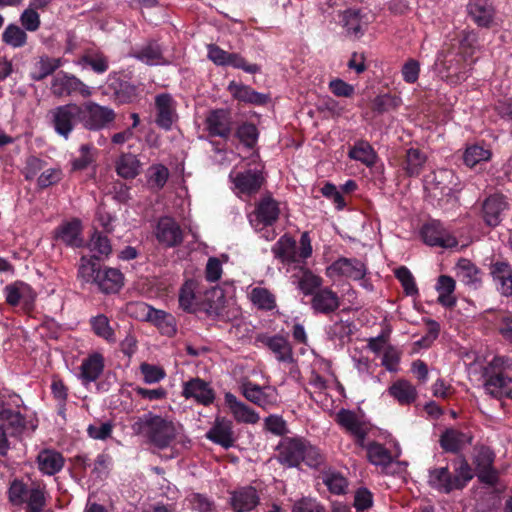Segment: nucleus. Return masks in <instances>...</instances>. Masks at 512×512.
Listing matches in <instances>:
<instances>
[{"label": "nucleus", "instance_id": "obj_40", "mask_svg": "<svg viewBox=\"0 0 512 512\" xmlns=\"http://www.w3.org/2000/svg\"><path fill=\"white\" fill-rule=\"evenodd\" d=\"M105 367L104 357L100 353H93L83 359L80 366V380L83 385L95 382L103 373Z\"/></svg>", "mask_w": 512, "mask_h": 512}, {"label": "nucleus", "instance_id": "obj_17", "mask_svg": "<svg viewBox=\"0 0 512 512\" xmlns=\"http://www.w3.org/2000/svg\"><path fill=\"white\" fill-rule=\"evenodd\" d=\"M136 307L143 312L145 320L156 326L162 335L167 337L176 335L177 322L172 314L164 310L155 309L145 303H137Z\"/></svg>", "mask_w": 512, "mask_h": 512}, {"label": "nucleus", "instance_id": "obj_19", "mask_svg": "<svg viewBox=\"0 0 512 512\" xmlns=\"http://www.w3.org/2000/svg\"><path fill=\"white\" fill-rule=\"evenodd\" d=\"M232 117L226 109L211 110L205 119V130L209 137L228 140L232 134Z\"/></svg>", "mask_w": 512, "mask_h": 512}, {"label": "nucleus", "instance_id": "obj_52", "mask_svg": "<svg viewBox=\"0 0 512 512\" xmlns=\"http://www.w3.org/2000/svg\"><path fill=\"white\" fill-rule=\"evenodd\" d=\"M0 422L9 431L10 436L20 435L26 428L25 417L19 411L12 410L10 407L0 417Z\"/></svg>", "mask_w": 512, "mask_h": 512}, {"label": "nucleus", "instance_id": "obj_24", "mask_svg": "<svg viewBox=\"0 0 512 512\" xmlns=\"http://www.w3.org/2000/svg\"><path fill=\"white\" fill-rule=\"evenodd\" d=\"M428 157L419 148L410 147L399 158V167L403 175L408 178L418 177L424 170Z\"/></svg>", "mask_w": 512, "mask_h": 512}, {"label": "nucleus", "instance_id": "obj_25", "mask_svg": "<svg viewBox=\"0 0 512 512\" xmlns=\"http://www.w3.org/2000/svg\"><path fill=\"white\" fill-rule=\"evenodd\" d=\"M205 437L224 449L231 448L235 442L232 421L225 417H216L212 427L206 432Z\"/></svg>", "mask_w": 512, "mask_h": 512}, {"label": "nucleus", "instance_id": "obj_62", "mask_svg": "<svg viewBox=\"0 0 512 512\" xmlns=\"http://www.w3.org/2000/svg\"><path fill=\"white\" fill-rule=\"evenodd\" d=\"M322 278L314 275L311 271L306 270L299 280V288L305 295L313 296L314 293L321 288Z\"/></svg>", "mask_w": 512, "mask_h": 512}, {"label": "nucleus", "instance_id": "obj_47", "mask_svg": "<svg viewBox=\"0 0 512 512\" xmlns=\"http://www.w3.org/2000/svg\"><path fill=\"white\" fill-rule=\"evenodd\" d=\"M456 287L455 280L448 275H440L437 280L436 290L439 293L438 303L445 308L452 309L456 306L457 299L453 295Z\"/></svg>", "mask_w": 512, "mask_h": 512}, {"label": "nucleus", "instance_id": "obj_50", "mask_svg": "<svg viewBox=\"0 0 512 512\" xmlns=\"http://www.w3.org/2000/svg\"><path fill=\"white\" fill-rule=\"evenodd\" d=\"M198 287L197 281L188 279L181 286L179 291V306L186 312H195L197 309L196 289Z\"/></svg>", "mask_w": 512, "mask_h": 512}, {"label": "nucleus", "instance_id": "obj_55", "mask_svg": "<svg viewBox=\"0 0 512 512\" xmlns=\"http://www.w3.org/2000/svg\"><path fill=\"white\" fill-rule=\"evenodd\" d=\"M322 482L334 495H343L348 488V480L337 471H325L322 474Z\"/></svg>", "mask_w": 512, "mask_h": 512}, {"label": "nucleus", "instance_id": "obj_12", "mask_svg": "<svg viewBox=\"0 0 512 512\" xmlns=\"http://www.w3.org/2000/svg\"><path fill=\"white\" fill-rule=\"evenodd\" d=\"M50 89L56 97H68L79 94L83 98H88L92 95V89L82 80L63 71L53 77Z\"/></svg>", "mask_w": 512, "mask_h": 512}, {"label": "nucleus", "instance_id": "obj_58", "mask_svg": "<svg viewBox=\"0 0 512 512\" xmlns=\"http://www.w3.org/2000/svg\"><path fill=\"white\" fill-rule=\"evenodd\" d=\"M491 152L480 145H472L466 148L463 161L466 166L473 168L482 161L490 159Z\"/></svg>", "mask_w": 512, "mask_h": 512}, {"label": "nucleus", "instance_id": "obj_44", "mask_svg": "<svg viewBox=\"0 0 512 512\" xmlns=\"http://www.w3.org/2000/svg\"><path fill=\"white\" fill-rule=\"evenodd\" d=\"M348 157L359 161L365 166L374 167L378 160V155L372 145L363 139L357 140L348 151Z\"/></svg>", "mask_w": 512, "mask_h": 512}, {"label": "nucleus", "instance_id": "obj_30", "mask_svg": "<svg viewBox=\"0 0 512 512\" xmlns=\"http://www.w3.org/2000/svg\"><path fill=\"white\" fill-rule=\"evenodd\" d=\"M508 208L506 197L492 194L482 203V218L486 225L496 227L502 221V213Z\"/></svg>", "mask_w": 512, "mask_h": 512}, {"label": "nucleus", "instance_id": "obj_54", "mask_svg": "<svg viewBox=\"0 0 512 512\" xmlns=\"http://www.w3.org/2000/svg\"><path fill=\"white\" fill-rule=\"evenodd\" d=\"M480 269L469 259L461 258L457 262V276L466 285H476L481 282Z\"/></svg>", "mask_w": 512, "mask_h": 512}, {"label": "nucleus", "instance_id": "obj_28", "mask_svg": "<svg viewBox=\"0 0 512 512\" xmlns=\"http://www.w3.org/2000/svg\"><path fill=\"white\" fill-rule=\"evenodd\" d=\"M489 272L498 291L505 297L512 296V266L506 260H492Z\"/></svg>", "mask_w": 512, "mask_h": 512}, {"label": "nucleus", "instance_id": "obj_2", "mask_svg": "<svg viewBox=\"0 0 512 512\" xmlns=\"http://www.w3.org/2000/svg\"><path fill=\"white\" fill-rule=\"evenodd\" d=\"M132 428L147 444L159 450L172 447L179 434L176 424L171 419L151 411L137 417Z\"/></svg>", "mask_w": 512, "mask_h": 512}, {"label": "nucleus", "instance_id": "obj_35", "mask_svg": "<svg viewBox=\"0 0 512 512\" xmlns=\"http://www.w3.org/2000/svg\"><path fill=\"white\" fill-rule=\"evenodd\" d=\"M341 23L348 35L360 38L364 35L368 19L361 9L349 8L340 15Z\"/></svg>", "mask_w": 512, "mask_h": 512}, {"label": "nucleus", "instance_id": "obj_20", "mask_svg": "<svg viewBox=\"0 0 512 512\" xmlns=\"http://www.w3.org/2000/svg\"><path fill=\"white\" fill-rule=\"evenodd\" d=\"M182 395L203 406H210L216 398L211 385L199 377L191 378L183 383Z\"/></svg>", "mask_w": 512, "mask_h": 512}, {"label": "nucleus", "instance_id": "obj_36", "mask_svg": "<svg viewBox=\"0 0 512 512\" xmlns=\"http://www.w3.org/2000/svg\"><path fill=\"white\" fill-rule=\"evenodd\" d=\"M101 258L98 255H82L79 260L77 277L83 284L95 285L100 277Z\"/></svg>", "mask_w": 512, "mask_h": 512}, {"label": "nucleus", "instance_id": "obj_5", "mask_svg": "<svg viewBox=\"0 0 512 512\" xmlns=\"http://www.w3.org/2000/svg\"><path fill=\"white\" fill-rule=\"evenodd\" d=\"M7 497L12 506L25 504V512H44L47 505L45 487L40 485L29 487L27 483L18 478L10 482Z\"/></svg>", "mask_w": 512, "mask_h": 512}, {"label": "nucleus", "instance_id": "obj_13", "mask_svg": "<svg viewBox=\"0 0 512 512\" xmlns=\"http://www.w3.org/2000/svg\"><path fill=\"white\" fill-rule=\"evenodd\" d=\"M263 169V166L250 167L244 171L237 172L234 177L230 175L238 196L252 197L260 191L265 183Z\"/></svg>", "mask_w": 512, "mask_h": 512}, {"label": "nucleus", "instance_id": "obj_14", "mask_svg": "<svg viewBox=\"0 0 512 512\" xmlns=\"http://www.w3.org/2000/svg\"><path fill=\"white\" fill-rule=\"evenodd\" d=\"M278 202L271 195L263 196L255 210L249 215V222L256 230L272 226L279 218Z\"/></svg>", "mask_w": 512, "mask_h": 512}, {"label": "nucleus", "instance_id": "obj_4", "mask_svg": "<svg viewBox=\"0 0 512 512\" xmlns=\"http://www.w3.org/2000/svg\"><path fill=\"white\" fill-rule=\"evenodd\" d=\"M453 471L449 466L435 467L428 471V485L442 494L462 491L473 479V468L467 459L461 455L452 461Z\"/></svg>", "mask_w": 512, "mask_h": 512}, {"label": "nucleus", "instance_id": "obj_59", "mask_svg": "<svg viewBox=\"0 0 512 512\" xmlns=\"http://www.w3.org/2000/svg\"><path fill=\"white\" fill-rule=\"evenodd\" d=\"M496 330L501 338L512 344V312L503 311L496 315Z\"/></svg>", "mask_w": 512, "mask_h": 512}, {"label": "nucleus", "instance_id": "obj_49", "mask_svg": "<svg viewBox=\"0 0 512 512\" xmlns=\"http://www.w3.org/2000/svg\"><path fill=\"white\" fill-rule=\"evenodd\" d=\"M6 303L9 306L16 307L20 304L22 299H25L32 294V288L29 284L23 281H15L8 284L3 289Z\"/></svg>", "mask_w": 512, "mask_h": 512}, {"label": "nucleus", "instance_id": "obj_21", "mask_svg": "<svg viewBox=\"0 0 512 512\" xmlns=\"http://www.w3.org/2000/svg\"><path fill=\"white\" fill-rule=\"evenodd\" d=\"M155 237L161 245L172 248L183 242V231L175 219L163 216L157 222Z\"/></svg>", "mask_w": 512, "mask_h": 512}, {"label": "nucleus", "instance_id": "obj_22", "mask_svg": "<svg viewBox=\"0 0 512 512\" xmlns=\"http://www.w3.org/2000/svg\"><path fill=\"white\" fill-rule=\"evenodd\" d=\"M256 342L266 346L279 362L293 363V349L288 339L280 334L270 336L266 333H260L256 336Z\"/></svg>", "mask_w": 512, "mask_h": 512}, {"label": "nucleus", "instance_id": "obj_57", "mask_svg": "<svg viewBox=\"0 0 512 512\" xmlns=\"http://www.w3.org/2000/svg\"><path fill=\"white\" fill-rule=\"evenodd\" d=\"M2 41L14 48H20L26 44L27 34L19 26L9 24L2 33Z\"/></svg>", "mask_w": 512, "mask_h": 512}, {"label": "nucleus", "instance_id": "obj_27", "mask_svg": "<svg viewBox=\"0 0 512 512\" xmlns=\"http://www.w3.org/2000/svg\"><path fill=\"white\" fill-rule=\"evenodd\" d=\"M107 89L112 93L114 101L118 104L133 102L138 96V87L121 79L116 74H110L107 79Z\"/></svg>", "mask_w": 512, "mask_h": 512}, {"label": "nucleus", "instance_id": "obj_10", "mask_svg": "<svg viewBox=\"0 0 512 512\" xmlns=\"http://www.w3.org/2000/svg\"><path fill=\"white\" fill-rule=\"evenodd\" d=\"M52 240L54 245H64L72 249L84 247L82 221L76 217L62 221L52 231Z\"/></svg>", "mask_w": 512, "mask_h": 512}, {"label": "nucleus", "instance_id": "obj_60", "mask_svg": "<svg viewBox=\"0 0 512 512\" xmlns=\"http://www.w3.org/2000/svg\"><path fill=\"white\" fill-rule=\"evenodd\" d=\"M326 333L329 340H338L343 343L352 334V323L342 320L336 321L327 328Z\"/></svg>", "mask_w": 512, "mask_h": 512}, {"label": "nucleus", "instance_id": "obj_64", "mask_svg": "<svg viewBox=\"0 0 512 512\" xmlns=\"http://www.w3.org/2000/svg\"><path fill=\"white\" fill-rule=\"evenodd\" d=\"M291 512H326V509L316 499L302 497L293 504Z\"/></svg>", "mask_w": 512, "mask_h": 512}, {"label": "nucleus", "instance_id": "obj_39", "mask_svg": "<svg viewBox=\"0 0 512 512\" xmlns=\"http://www.w3.org/2000/svg\"><path fill=\"white\" fill-rule=\"evenodd\" d=\"M224 399L237 422L256 424L259 421V414L245 403L239 401L234 394L227 392Z\"/></svg>", "mask_w": 512, "mask_h": 512}, {"label": "nucleus", "instance_id": "obj_32", "mask_svg": "<svg viewBox=\"0 0 512 512\" xmlns=\"http://www.w3.org/2000/svg\"><path fill=\"white\" fill-rule=\"evenodd\" d=\"M310 304L314 313L329 315L340 307V298L331 288L324 287L314 293Z\"/></svg>", "mask_w": 512, "mask_h": 512}, {"label": "nucleus", "instance_id": "obj_26", "mask_svg": "<svg viewBox=\"0 0 512 512\" xmlns=\"http://www.w3.org/2000/svg\"><path fill=\"white\" fill-rule=\"evenodd\" d=\"M473 435L455 428H446L439 438V445L444 452L459 454L466 445L472 444Z\"/></svg>", "mask_w": 512, "mask_h": 512}, {"label": "nucleus", "instance_id": "obj_51", "mask_svg": "<svg viewBox=\"0 0 512 512\" xmlns=\"http://www.w3.org/2000/svg\"><path fill=\"white\" fill-rule=\"evenodd\" d=\"M249 299L258 310L272 311L277 306L275 295L264 287L252 288Z\"/></svg>", "mask_w": 512, "mask_h": 512}, {"label": "nucleus", "instance_id": "obj_7", "mask_svg": "<svg viewBox=\"0 0 512 512\" xmlns=\"http://www.w3.org/2000/svg\"><path fill=\"white\" fill-rule=\"evenodd\" d=\"M495 459V452L486 445L477 447L472 458L474 476L481 484L490 488L496 487L500 482V472L494 466Z\"/></svg>", "mask_w": 512, "mask_h": 512}, {"label": "nucleus", "instance_id": "obj_48", "mask_svg": "<svg viewBox=\"0 0 512 512\" xmlns=\"http://www.w3.org/2000/svg\"><path fill=\"white\" fill-rule=\"evenodd\" d=\"M117 174L124 179H134L140 173V161L132 153H122L115 162Z\"/></svg>", "mask_w": 512, "mask_h": 512}, {"label": "nucleus", "instance_id": "obj_33", "mask_svg": "<svg viewBox=\"0 0 512 512\" xmlns=\"http://www.w3.org/2000/svg\"><path fill=\"white\" fill-rule=\"evenodd\" d=\"M62 64V58L60 57H50L47 54L39 55L31 63L29 77L33 81H43L48 76L53 75Z\"/></svg>", "mask_w": 512, "mask_h": 512}, {"label": "nucleus", "instance_id": "obj_43", "mask_svg": "<svg viewBox=\"0 0 512 512\" xmlns=\"http://www.w3.org/2000/svg\"><path fill=\"white\" fill-rule=\"evenodd\" d=\"M388 393L402 406L411 405L418 397L416 387L406 379L393 382L388 388Z\"/></svg>", "mask_w": 512, "mask_h": 512}, {"label": "nucleus", "instance_id": "obj_18", "mask_svg": "<svg viewBox=\"0 0 512 512\" xmlns=\"http://www.w3.org/2000/svg\"><path fill=\"white\" fill-rule=\"evenodd\" d=\"M367 269L365 264L357 258L340 257L326 269V275L333 277H346L352 280L363 279Z\"/></svg>", "mask_w": 512, "mask_h": 512}, {"label": "nucleus", "instance_id": "obj_45", "mask_svg": "<svg viewBox=\"0 0 512 512\" xmlns=\"http://www.w3.org/2000/svg\"><path fill=\"white\" fill-rule=\"evenodd\" d=\"M228 90L232 96L240 102L253 105H264L268 100V97L265 94L255 91L248 85L238 84L234 81L229 84Z\"/></svg>", "mask_w": 512, "mask_h": 512}, {"label": "nucleus", "instance_id": "obj_29", "mask_svg": "<svg viewBox=\"0 0 512 512\" xmlns=\"http://www.w3.org/2000/svg\"><path fill=\"white\" fill-rule=\"evenodd\" d=\"M35 462L42 475L54 476L64 468L65 458L53 448H44L38 452Z\"/></svg>", "mask_w": 512, "mask_h": 512}, {"label": "nucleus", "instance_id": "obj_1", "mask_svg": "<svg viewBox=\"0 0 512 512\" xmlns=\"http://www.w3.org/2000/svg\"><path fill=\"white\" fill-rule=\"evenodd\" d=\"M336 421L347 433L354 437L357 446L366 449L367 458L371 464L385 468L392 463V454L383 444L376 441L365 444L369 429L366 423L357 417L355 412L343 408L337 413Z\"/></svg>", "mask_w": 512, "mask_h": 512}, {"label": "nucleus", "instance_id": "obj_34", "mask_svg": "<svg viewBox=\"0 0 512 512\" xmlns=\"http://www.w3.org/2000/svg\"><path fill=\"white\" fill-rule=\"evenodd\" d=\"M467 11L477 26L491 27L495 17V8L491 0H471L467 5Z\"/></svg>", "mask_w": 512, "mask_h": 512}, {"label": "nucleus", "instance_id": "obj_11", "mask_svg": "<svg viewBox=\"0 0 512 512\" xmlns=\"http://www.w3.org/2000/svg\"><path fill=\"white\" fill-rule=\"evenodd\" d=\"M207 57L215 65L241 69L249 74L259 73L261 67L258 64H251L239 53L227 52L216 44H209Z\"/></svg>", "mask_w": 512, "mask_h": 512}, {"label": "nucleus", "instance_id": "obj_46", "mask_svg": "<svg viewBox=\"0 0 512 512\" xmlns=\"http://www.w3.org/2000/svg\"><path fill=\"white\" fill-rule=\"evenodd\" d=\"M76 64L83 70L90 68L96 74H104L109 69V59L100 51L87 50L81 55Z\"/></svg>", "mask_w": 512, "mask_h": 512}, {"label": "nucleus", "instance_id": "obj_9", "mask_svg": "<svg viewBox=\"0 0 512 512\" xmlns=\"http://www.w3.org/2000/svg\"><path fill=\"white\" fill-rule=\"evenodd\" d=\"M478 43V33L474 30H463L460 33L459 39V52L462 55L464 62L472 59ZM474 60H471L470 64H464L461 68H454L452 60L447 61L446 70L448 77H456L458 81H464L468 78L469 72L472 69L471 65Z\"/></svg>", "mask_w": 512, "mask_h": 512}, {"label": "nucleus", "instance_id": "obj_31", "mask_svg": "<svg viewBox=\"0 0 512 512\" xmlns=\"http://www.w3.org/2000/svg\"><path fill=\"white\" fill-rule=\"evenodd\" d=\"M259 500L256 488L245 486L230 493L229 504L234 512H249L259 504Z\"/></svg>", "mask_w": 512, "mask_h": 512}, {"label": "nucleus", "instance_id": "obj_61", "mask_svg": "<svg viewBox=\"0 0 512 512\" xmlns=\"http://www.w3.org/2000/svg\"><path fill=\"white\" fill-rule=\"evenodd\" d=\"M395 277L401 283L406 295H418V287L411 271L406 266H401L395 270Z\"/></svg>", "mask_w": 512, "mask_h": 512}, {"label": "nucleus", "instance_id": "obj_63", "mask_svg": "<svg viewBox=\"0 0 512 512\" xmlns=\"http://www.w3.org/2000/svg\"><path fill=\"white\" fill-rule=\"evenodd\" d=\"M150 175L148 179V183L151 185L152 188H155L157 190H161L169 177V170L166 166L159 164L152 166L150 168Z\"/></svg>", "mask_w": 512, "mask_h": 512}, {"label": "nucleus", "instance_id": "obj_3", "mask_svg": "<svg viewBox=\"0 0 512 512\" xmlns=\"http://www.w3.org/2000/svg\"><path fill=\"white\" fill-rule=\"evenodd\" d=\"M276 450L277 461L286 468H300L304 463L309 468L317 469L325 462V456L319 448L303 437H284Z\"/></svg>", "mask_w": 512, "mask_h": 512}, {"label": "nucleus", "instance_id": "obj_37", "mask_svg": "<svg viewBox=\"0 0 512 512\" xmlns=\"http://www.w3.org/2000/svg\"><path fill=\"white\" fill-rule=\"evenodd\" d=\"M131 56L149 66L168 63L164 58L162 46L156 40H149L140 48L133 49Z\"/></svg>", "mask_w": 512, "mask_h": 512}, {"label": "nucleus", "instance_id": "obj_16", "mask_svg": "<svg viewBox=\"0 0 512 512\" xmlns=\"http://www.w3.org/2000/svg\"><path fill=\"white\" fill-rule=\"evenodd\" d=\"M155 124L164 131H170L178 120L177 102L169 93H160L154 99Z\"/></svg>", "mask_w": 512, "mask_h": 512}, {"label": "nucleus", "instance_id": "obj_41", "mask_svg": "<svg viewBox=\"0 0 512 512\" xmlns=\"http://www.w3.org/2000/svg\"><path fill=\"white\" fill-rule=\"evenodd\" d=\"M274 257L284 264L299 262L296 241L288 234L282 235L271 249Z\"/></svg>", "mask_w": 512, "mask_h": 512}, {"label": "nucleus", "instance_id": "obj_56", "mask_svg": "<svg viewBox=\"0 0 512 512\" xmlns=\"http://www.w3.org/2000/svg\"><path fill=\"white\" fill-rule=\"evenodd\" d=\"M235 136L246 148L253 149L258 142L259 131L255 124L243 122L237 127Z\"/></svg>", "mask_w": 512, "mask_h": 512}, {"label": "nucleus", "instance_id": "obj_6", "mask_svg": "<svg viewBox=\"0 0 512 512\" xmlns=\"http://www.w3.org/2000/svg\"><path fill=\"white\" fill-rule=\"evenodd\" d=\"M80 125L88 131H100L108 128L116 120V112L109 106L88 100L78 104Z\"/></svg>", "mask_w": 512, "mask_h": 512}, {"label": "nucleus", "instance_id": "obj_38", "mask_svg": "<svg viewBox=\"0 0 512 512\" xmlns=\"http://www.w3.org/2000/svg\"><path fill=\"white\" fill-rule=\"evenodd\" d=\"M99 276L96 287L103 294H116L124 286V275L116 268L105 267Z\"/></svg>", "mask_w": 512, "mask_h": 512}, {"label": "nucleus", "instance_id": "obj_23", "mask_svg": "<svg viewBox=\"0 0 512 512\" xmlns=\"http://www.w3.org/2000/svg\"><path fill=\"white\" fill-rule=\"evenodd\" d=\"M242 395L253 404L267 408L277 401V393L275 389L270 387L263 388L251 381H245L240 386Z\"/></svg>", "mask_w": 512, "mask_h": 512}, {"label": "nucleus", "instance_id": "obj_8", "mask_svg": "<svg viewBox=\"0 0 512 512\" xmlns=\"http://www.w3.org/2000/svg\"><path fill=\"white\" fill-rule=\"evenodd\" d=\"M47 117L56 134L64 139H68L74 128L80 124V114L77 103H68L50 109Z\"/></svg>", "mask_w": 512, "mask_h": 512}, {"label": "nucleus", "instance_id": "obj_53", "mask_svg": "<svg viewBox=\"0 0 512 512\" xmlns=\"http://www.w3.org/2000/svg\"><path fill=\"white\" fill-rule=\"evenodd\" d=\"M90 326L94 334L108 343L116 342V335L114 329L110 325L108 317L104 314H98L91 317Z\"/></svg>", "mask_w": 512, "mask_h": 512}, {"label": "nucleus", "instance_id": "obj_42", "mask_svg": "<svg viewBox=\"0 0 512 512\" xmlns=\"http://www.w3.org/2000/svg\"><path fill=\"white\" fill-rule=\"evenodd\" d=\"M484 389L491 397L501 400L504 392L508 389L512 378L500 372H484Z\"/></svg>", "mask_w": 512, "mask_h": 512}, {"label": "nucleus", "instance_id": "obj_15", "mask_svg": "<svg viewBox=\"0 0 512 512\" xmlns=\"http://www.w3.org/2000/svg\"><path fill=\"white\" fill-rule=\"evenodd\" d=\"M425 244L442 248H454L458 241L439 220L431 219L420 230Z\"/></svg>", "mask_w": 512, "mask_h": 512}]
</instances>
